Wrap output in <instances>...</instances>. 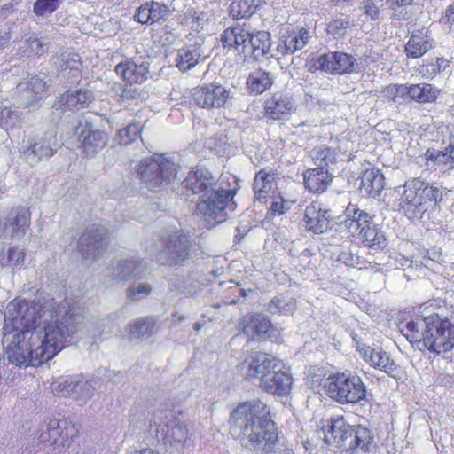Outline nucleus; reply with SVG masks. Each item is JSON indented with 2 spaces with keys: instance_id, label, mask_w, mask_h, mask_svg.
<instances>
[{
  "instance_id": "obj_14",
  "label": "nucleus",
  "mask_w": 454,
  "mask_h": 454,
  "mask_svg": "<svg viewBox=\"0 0 454 454\" xmlns=\"http://www.w3.org/2000/svg\"><path fill=\"white\" fill-rule=\"evenodd\" d=\"M43 428L39 439L58 448H67L70 441L77 436L78 429L67 419H51Z\"/></svg>"
},
{
  "instance_id": "obj_40",
  "label": "nucleus",
  "mask_w": 454,
  "mask_h": 454,
  "mask_svg": "<svg viewBox=\"0 0 454 454\" xmlns=\"http://www.w3.org/2000/svg\"><path fill=\"white\" fill-rule=\"evenodd\" d=\"M200 59V53L190 47L181 48L177 51L175 59L176 67L182 72L188 71L194 67Z\"/></svg>"
},
{
  "instance_id": "obj_45",
  "label": "nucleus",
  "mask_w": 454,
  "mask_h": 454,
  "mask_svg": "<svg viewBox=\"0 0 454 454\" xmlns=\"http://www.w3.org/2000/svg\"><path fill=\"white\" fill-rule=\"evenodd\" d=\"M142 127L139 123H130L118 131L119 143L128 145L140 137Z\"/></svg>"
},
{
  "instance_id": "obj_54",
  "label": "nucleus",
  "mask_w": 454,
  "mask_h": 454,
  "mask_svg": "<svg viewBox=\"0 0 454 454\" xmlns=\"http://www.w3.org/2000/svg\"><path fill=\"white\" fill-rule=\"evenodd\" d=\"M31 90L35 93L33 96V100L37 101L42 99L47 92L48 86L42 79L33 77L31 82Z\"/></svg>"
},
{
  "instance_id": "obj_26",
  "label": "nucleus",
  "mask_w": 454,
  "mask_h": 454,
  "mask_svg": "<svg viewBox=\"0 0 454 454\" xmlns=\"http://www.w3.org/2000/svg\"><path fill=\"white\" fill-rule=\"evenodd\" d=\"M385 186V177L378 168L364 169L360 176L359 191L367 198H377L380 195Z\"/></svg>"
},
{
  "instance_id": "obj_4",
  "label": "nucleus",
  "mask_w": 454,
  "mask_h": 454,
  "mask_svg": "<svg viewBox=\"0 0 454 454\" xmlns=\"http://www.w3.org/2000/svg\"><path fill=\"white\" fill-rule=\"evenodd\" d=\"M401 333L419 349L441 354L454 347V325L438 314L411 320L401 328Z\"/></svg>"
},
{
  "instance_id": "obj_34",
  "label": "nucleus",
  "mask_w": 454,
  "mask_h": 454,
  "mask_svg": "<svg viewBox=\"0 0 454 454\" xmlns=\"http://www.w3.org/2000/svg\"><path fill=\"white\" fill-rule=\"evenodd\" d=\"M304 185L311 192H324L330 183L332 176L324 168H315L306 170L303 174Z\"/></svg>"
},
{
  "instance_id": "obj_12",
  "label": "nucleus",
  "mask_w": 454,
  "mask_h": 454,
  "mask_svg": "<svg viewBox=\"0 0 454 454\" xmlns=\"http://www.w3.org/2000/svg\"><path fill=\"white\" fill-rule=\"evenodd\" d=\"M156 434L164 444L176 450L189 448L192 444L186 426L171 411L166 414L164 420L158 424Z\"/></svg>"
},
{
  "instance_id": "obj_21",
  "label": "nucleus",
  "mask_w": 454,
  "mask_h": 454,
  "mask_svg": "<svg viewBox=\"0 0 454 454\" xmlns=\"http://www.w3.org/2000/svg\"><path fill=\"white\" fill-rule=\"evenodd\" d=\"M170 14L169 7L157 1H146L142 4L134 14V20L142 25L162 24Z\"/></svg>"
},
{
  "instance_id": "obj_39",
  "label": "nucleus",
  "mask_w": 454,
  "mask_h": 454,
  "mask_svg": "<svg viewBox=\"0 0 454 454\" xmlns=\"http://www.w3.org/2000/svg\"><path fill=\"white\" fill-rule=\"evenodd\" d=\"M450 66V61L443 57H434L424 59L419 67L422 77L433 79Z\"/></svg>"
},
{
  "instance_id": "obj_51",
  "label": "nucleus",
  "mask_w": 454,
  "mask_h": 454,
  "mask_svg": "<svg viewBox=\"0 0 454 454\" xmlns=\"http://www.w3.org/2000/svg\"><path fill=\"white\" fill-rule=\"evenodd\" d=\"M60 0H37L34 4V12L36 15L51 13L59 6Z\"/></svg>"
},
{
  "instance_id": "obj_58",
  "label": "nucleus",
  "mask_w": 454,
  "mask_h": 454,
  "mask_svg": "<svg viewBox=\"0 0 454 454\" xmlns=\"http://www.w3.org/2000/svg\"><path fill=\"white\" fill-rule=\"evenodd\" d=\"M442 20L450 26H454V2L451 3L445 10Z\"/></svg>"
},
{
  "instance_id": "obj_7",
  "label": "nucleus",
  "mask_w": 454,
  "mask_h": 454,
  "mask_svg": "<svg viewBox=\"0 0 454 454\" xmlns=\"http://www.w3.org/2000/svg\"><path fill=\"white\" fill-rule=\"evenodd\" d=\"M443 199L442 187L437 183H427L420 177H413L404 184L403 207L411 217H419L429 207L438 206Z\"/></svg>"
},
{
  "instance_id": "obj_10",
  "label": "nucleus",
  "mask_w": 454,
  "mask_h": 454,
  "mask_svg": "<svg viewBox=\"0 0 454 454\" xmlns=\"http://www.w3.org/2000/svg\"><path fill=\"white\" fill-rule=\"evenodd\" d=\"M356 59L348 53L329 51L319 56H311L306 61V68L310 73L323 72L333 75L352 74Z\"/></svg>"
},
{
  "instance_id": "obj_36",
  "label": "nucleus",
  "mask_w": 454,
  "mask_h": 454,
  "mask_svg": "<svg viewBox=\"0 0 454 454\" xmlns=\"http://www.w3.org/2000/svg\"><path fill=\"white\" fill-rule=\"evenodd\" d=\"M9 221L12 236L24 235L30 226L31 213L24 207H14L10 212Z\"/></svg>"
},
{
  "instance_id": "obj_52",
  "label": "nucleus",
  "mask_w": 454,
  "mask_h": 454,
  "mask_svg": "<svg viewBox=\"0 0 454 454\" xmlns=\"http://www.w3.org/2000/svg\"><path fill=\"white\" fill-rule=\"evenodd\" d=\"M150 292V286H130L127 290V298L129 301H138L147 296Z\"/></svg>"
},
{
  "instance_id": "obj_22",
  "label": "nucleus",
  "mask_w": 454,
  "mask_h": 454,
  "mask_svg": "<svg viewBox=\"0 0 454 454\" xmlns=\"http://www.w3.org/2000/svg\"><path fill=\"white\" fill-rule=\"evenodd\" d=\"M332 219L331 211L323 208L317 201H313L305 208L303 221L306 229L309 231L318 234L327 231Z\"/></svg>"
},
{
  "instance_id": "obj_61",
  "label": "nucleus",
  "mask_w": 454,
  "mask_h": 454,
  "mask_svg": "<svg viewBox=\"0 0 454 454\" xmlns=\"http://www.w3.org/2000/svg\"><path fill=\"white\" fill-rule=\"evenodd\" d=\"M411 2H412V0H386V4L392 10H395L396 7H399V6L408 5Z\"/></svg>"
},
{
  "instance_id": "obj_13",
  "label": "nucleus",
  "mask_w": 454,
  "mask_h": 454,
  "mask_svg": "<svg viewBox=\"0 0 454 454\" xmlns=\"http://www.w3.org/2000/svg\"><path fill=\"white\" fill-rule=\"evenodd\" d=\"M262 109V117L267 121H286L295 113L296 106L292 96L276 91L264 99Z\"/></svg>"
},
{
  "instance_id": "obj_16",
  "label": "nucleus",
  "mask_w": 454,
  "mask_h": 454,
  "mask_svg": "<svg viewBox=\"0 0 454 454\" xmlns=\"http://www.w3.org/2000/svg\"><path fill=\"white\" fill-rule=\"evenodd\" d=\"M279 365L280 360L276 357L263 352L252 351L246 356L241 370L247 379H259L262 382L270 370Z\"/></svg>"
},
{
  "instance_id": "obj_37",
  "label": "nucleus",
  "mask_w": 454,
  "mask_h": 454,
  "mask_svg": "<svg viewBox=\"0 0 454 454\" xmlns=\"http://www.w3.org/2000/svg\"><path fill=\"white\" fill-rule=\"evenodd\" d=\"M131 340L149 338L156 333V322L153 317L141 318L130 323L127 327Z\"/></svg>"
},
{
  "instance_id": "obj_29",
  "label": "nucleus",
  "mask_w": 454,
  "mask_h": 454,
  "mask_svg": "<svg viewBox=\"0 0 454 454\" xmlns=\"http://www.w3.org/2000/svg\"><path fill=\"white\" fill-rule=\"evenodd\" d=\"M242 324L243 333L252 340L263 337L270 329H277L266 317L260 314L245 317Z\"/></svg>"
},
{
  "instance_id": "obj_25",
  "label": "nucleus",
  "mask_w": 454,
  "mask_h": 454,
  "mask_svg": "<svg viewBox=\"0 0 454 454\" xmlns=\"http://www.w3.org/2000/svg\"><path fill=\"white\" fill-rule=\"evenodd\" d=\"M51 387L54 395L61 396L80 392L78 397L88 398L93 394L92 386L89 381L77 380L74 377H64L54 380Z\"/></svg>"
},
{
  "instance_id": "obj_17",
  "label": "nucleus",
  "mask_w": 454,
  "mask_h": 454,
  "mask_svg": "<svg viewBox=\"0 0 454 454\" xmlns=\"http://www.w3.org/2000/svg\"><path fill=\"white\" fill-rule=\"evenodd\" d=\"M192 96L195 104L201 108H221L226 105L230 90L221 84L210 83L194 88Z\"/></svg>"
},
{
  "instance_id": "obj_6",
  "label": "nucleus",
  "mask_w": 454,
  "mask_h": 454,
  "mask_svg": "<svg viewBox=\"0 0 454 454\" xmlns=\"http://www.w3.org/2000/svg\"><path fill=\"white\" fill-rule=\"evenodd\" d=\"M324 441L345 451L360 449L368 450L372 442V433L362 426L353 427L343 417L331 418L322 427Z\"/></svg>"
},
{
  "instance_id": "obj_62",
  "label": "nucleus",
  "mask_w": 454,
  "mask_h": 454,
  "mask_svg": "<svg viewBox=\"0 0 454 454\" xmlns=\"http://www.w3.org/2000/svg\"><path fill=\"white\" fill-rule=\"evenodd\" d=\"M134 454H159V452H157L156 450H154L153 449L146 448V449H143L139 451H136V452H134Z\"/></svg>"
},
{
  "instance_id": "obj_8",
  "label": "nucleus",
  "mask_w": 454,
  "mask_h": 454,
  "mask_svg": "<svg viewBox=\"0 0 454 454\" xmlns=\"http://www.w3.org/2000/svg\"><path fill=\"white\" fill-rule=\"evenodd\" d=\"M139 179L153 192L170 184L176 178L177 168L173 161L160 154L142 160L137 168Z\"/></svg>"
},
{
  "instance_id": "obj_46",
  "label": "nucleus",
  "mask_w": 454,
  "mask_h": 454,
  "mask_svg": "<svg viewBox=\"0 0 454 454\" xmlns=\"http://www.w3.org/2000/svg\"><path fill=\"white\" fill-rule=\"evenodd\" d=\"M19 114L10 107H0V126L6 131L12 130L20 122Z\"/></svg>"
},
{
  "instance_id": "obj_19",
  "label": "nucleus",
  "mask_w": 454,
  "mask_h": 454,
  "mask_svg": "<svg viewBox=\"0 0 454 454\" xmlns=\"http://www.w3.org/2000/svg\"><path fill=\"white\" fill-rule=\"evenodd\" d=\"M114 73L126 87L141 85L149 78V67L144 62H136L133 58H126L114 67Z\"/></svg>"
},
{
  "instance_id": "obj_23",
  "label": "nucleus",
  "mask_w": 454,
  "mask_h": 454,
  "mask_svg": "<svg viewBox=\"0 0 454 454\" xmlns=\"http://www.w3.org/2000/svg\"><path fill=\"white\" fill-rule=\"evenodd\" d=\"M283 369L284 364L280 362V365L272 368L262 382L259 383L260 387L273 395H287L291 389L292 377Z\"/></svg>"
},
{
  "instance_id": "obj_3",
  "label": "nucleus",
  "mask_w": 454,
  "mask_h": 454,
  "mask_svg": "<svg viewBox=\"0 0 454 454\" xmlns=\"http://www.w3.org/2000/svg\"><path fill=\"white\" fill-rule=\"evenodd\" d=\"M213 184L214 178L211 173L199 167L189 171L184 179L187 190L193 194L204 193L197 204V210L211 226L226 221V207L236 194V191L231 189L219 188L208 191Z\"/></svg>"
},
{
  "instance_id": "obj_55",
  "label": "nucleus",
  "mask_w": 454,
  "mask_h": 454,
  "mask_svg": "<svg viewBox=\"0 0 454 454\" xmlns=\"http://www.w3.org/2000/svg\"><path fill=\"white\" fill-rule=\"evenodd\" d=\"M348 20L344 19H336L328 24V32L333 35H340L348 27Z\"/></svg>"
},
{
  "instance_id": "obj_50",
  "label": "nucleus",
  "mask_w": 454,
  "mask_h": 454,
  "mask_svg": "<svg viewBox=\"0 0 454 454\" xmlns=\"http://www.w3.org/2000/svg\"><path fill=\"white\" fill-rule=\"evenodd\" d=\"M273 200L270 204V207L268 210V214L271 217H275L277 215H281L285 214L286 211L288 210L289 206L287 200H286L281 195L280 192H278L275 195V198H271Z\"/></svg>"
},
{
  "instance_id": "obj_20",
  "label": "nucleus",
  "mask_w": 454,
  "mask_h": 454,
  "mask_svg": "<svg viewBox=\"0 0 454 454\" xmlns=\"http://www.w3.org/2000/svg\"><path fill=\"white\" fill-rule=\"evenodd\" d=\"M278 172L277 170L263 168L255 173L253 191L255 198L261 203H267L270 198L279 192L278 188Z\"/></svg>"
},
{
  "instance_id": "obj_2",
  "label": "nucleus",
  "mask_w": 454,
  "mask_h": 454,
  "mask_svg": "<svg viewBox=\"0 0 454 454\" xmlns=\"http://www.w3.org/2000/svg\"><path fill=\"white\" fill-rule=\"evenodd\" d=\"M230 431L236 438L247 439L256 452H270L278 442L270 408L259 400L240 403L234 409L230 418Z\"/></svg>"
},
{
  "instance_id": "obj_64",
  "label": "nucleus",
  "mask_w": 454,
  "mask_h": 454,
  "mask_svg": "<svg viewBox=\"0 0 454 454\" xmlns=\"http://www.w3.org/2000/svg\"><path fill=\"white\" fill-rule=\"evenodd\" d=\"M200 328H201V324H200V323H198V322H197V323H195V324L193 325V329H194L195 331H200Z\"/></svg>"
},
{
  "instance_id": "obj_32",
  "label": "nucleus",
  "mask_w": 454,
  "mask_h": 454,
  "mask_svg": "<svg viewBox=\"0 0 454 454\" xmlns=\"http://www.w3.org/2000/svg\"><path fill=\"white\" fill-rule=\"evenodd\" d=\"M426 163L433 168L444 170L454 168V144H450L444 150L428 148L425 153Z\"/></svg>"
},
{
  "instance_id": "obj_11",
  "label": "nucleus",
  "mask_w": 454,
  "mask_h": 454,
  "mask_svg": "<svg viewBox=\"0 0 454 454\" xmlns=\"http://www.w3.org/2000/svg\"><path fill=\"white\" fill-rule=\"evenodd\" d=\"M192 240L183 231H176L168 236L165 240L164 258L160 255V264L176 267L184 265L190 258Z\"/></svg>"
},
{
  "instance_id": "obj_28",
  "label": "nucleus",
  "mask_w": 454,
  "mask_h": 454,
  "mask_svg": "<svg viewBox=\"0 0 454 454\" xmlns=\"http://www.w3.org/2000/svg\"><path fill=\"white\" fill-rule=\"evenodd\" d=\"M249 32L240 24H235L225 28L221 34L223 48L246 53V43Z\"/></svg>"
},
{
  "instance_id": "obj_49",
  "label": "nucleus",
  "mask_w": 454,
  "mask_h": 454,
  "mask_svg": "<svg viewBox=\"0 0 454 454\" xmlns=\"http://www.w3.org/2000/svg\"><path fill=\"white\" fill-rule=\"evenodd\" d=\"M58 109H61L62 111L67 110H80L78 107V101L76 99L75 92L67 91L63 93L58 101Z\"/></svg>"
},
{
  "instance_id": "obj_48",
  "label": "nucleus",
  "mask_w": 454,
  "mask_h": 454,
  "mask_svg": "<svg viewBox=\"0 0 454 454\" xmlns=\"http://www.w3.org/2000/svg\"><path fill=\"white\" fill-rule=\"evenodd\" d=\"M351 337L356 344V348L360 356L364 351L369 349L371 347L367 344L369 341V333L366 329L359 327L356 330L352 331Z\"/></svg>"
},
{
  "instance_id": "obj_41",
  "label": "nucleus",
  "mask_w": 454,
  "mask_h": 454,
  "mask_svg": "<svg viewBox=\"0 0 454 454\" xmlns=\"http://www.w3.org/2000/svg\"><path fill=\"white\" fill-rule=\"evenodd\" d=\"M21 153L26 157L35 156L38 160L48 158L53 155V150L50 145L41 138L37 141L30 142L29 145L21 151Z\"/></svg>"
},
{
  "instance_id": "obj_57",
  "label": "nucleus",
  "mask_w": 454,
  "mask_h": 454,
  "mask_svg": "<svg viewBox=\"0 0 454 454\" xmlns=\"http://www.w3.org/2000/svg\"><path fill=\"white\" fill-rule=\"evenodd\" d=\"M75 95L80 109L87 107L92 100V93L88 90L80 89L75 91Z\"/></svg>"
},
{
  "instance_id": "obj_31",
  "label": "nucleus",
  "mask_w": 454,
  "mask_h": 454,
  "mask_svg": "<svg viewBox=\"0 0 454 454\" xmlns=\"http://www.w3.org/2000/svg\"><path fill=\"white\" fill-rule=\"evenodd\" d=\"M273 84L274 75L262 68L251 72L246 81L247 90L255 96L270 90Z\"/></svg>"
},
{
  "instance_id": "obj_5",
  "label": "nucleus",
  "mask_w": 454,
  "mask_h": 454,
  "mask_svg": "<svg viewBox=\"0 0 454 454\" xmlns=\"http://www.w3.org/2000/svg\"><path fill=\"white\" fill-rule=\"evenodd\" d=\"M344 215L342 223L353 240L373 251H380L387 247L386 235L374 223V215L356 204H348Z\"/></svg>"
},
{
  "instance_id": "obj_44",
  "label": "nucleus",
  "mask_w": 454,
  "mask_h": 454,
  "mask_svg": "<svg viewBox=\"0 0 454 454\" xmlns=\"http://www.w3.org/2000/svg\"><path fill=\"white\" fill-rule=\"evenodd\" d=\"M26 253L24 249L11 247L6 254H0V264L2 266L17 267L24 263Z\"/></svg>"
},
{
  "instance_id": "obj_38",
  "label": "nucleus",
  "mask_w": 454,
  "mask_h": 454,
  "mask_svg": "<svg viewBox=\"0 0 454 454\" xmlns=\"http://www.w3.org/2000/svg\"><path fill=\"white\" fill-rule=\"evenodd\" d=\"M382 94L390 102L410 103L411 102V84L391 83L383 88Z\"/></svg>"
},
{
  "instance_id": "obj_42",
  "label": "nucleus",
  "mask_w": 454,
  "mask_h": 454,
  "mask_svg": "<svg viewBox=\"0 0 454 454\" xmlns=\"http://www.w3.org/2000/svg\"><path fill=\"white\" fill-rule=\"evenodd\" d=\"M228 11L232 20H239L251 17L254 13V7L248 0H232Z\"/></svg>"
},
{
  "instance_id": "obj_30",
  "label": "nucleus",
  "mask_w": 454,
  "mask_h": 454,
  "mask_svg": "<svg viewBox=\"0 0 454 454\" xmlns=\"http://www.w3.org/2000/svg\"><path fill=\"white\" fill-rule=\"evenodd\" d=\"M270 46L271 36L269 32L256 31L249 33L245 54H250L254 59H259L270 52Z\"/></svg>"
},
{
  "instance_id": "obj_53",
  "label": "nucleus",
  "mask_w": 454,
  "mask_h": 454,
  "mask_svg": "<svg viewBox=\"0 0 454 454\" xmlns=\"http://www.w3.org/2000/svg\"><path fill=\"white\" fill-rule=\"evenodd\" d=\"M207 20V13L205 12L191 10L186 20L192 29L199 30L201 27V23Z\"/></svg>"
},
{
  "instance_id": "obj_33",
  "label": "nucleus",
  "mask_w": 454,
  "mask_h": 454,
  "mask_svg": "<svg viewBox=\"0 0 454 454\" xmlns=\"http://www.w3.org/2000/svg\"><path fill=\"white\" fill-rule=\"evenodd\" d=\"M361 356L372 367L386 372L389 376H394L397 369L394 360L381 348H373L371 347L369 349H366V351H364Z\"/></svg>"
},
{
  "instance_id": "obj_43",
  "label": "nucleus",
  "mask_w": 454,
  "mask_h": 454,
  "mask_svg": "<svg viewBox=\"0 0 454 454\" xmlns=\"http://www.w3.org/2000/svg\"><path fill=\"white\" fill-rule=\"evenodd\" d=\"M295 307L296 302L294 298L279 295L271 300L270 303L269 304L268 310L271 314H286L294 310Z\"/></svg>"
},
{
  "instance_id": "obj_27",
  "label": "nucleus",
  "mask_w": 454,
  "mask_h": 454,
  "mask_svg": "<svg viewBox=\"0 0 454 454\" xmlns=\"http://www.w3.org/2000/svg\"><path fill=\"white\" fill-rule=\"evenodd\" d=\"M309 31L305 27L287 30L283 35L281 43L278 46V51L284 55L294 54L295 51L303 49L309 43Z\"/></svg>"
},
{
  "instance_id": "obj_24",
  "label": "nucleus",
  "mask_w": 454,
  "mask_h": 454,
  "mask_svg": "<svg viewBox=\"0 0 454 454\" xmlns=\"http://www.w3.org/2000/svg\"><path fill=\"white\" fill-rule=\"evenodd\" d=\"M434 39L430 30L422 27L414 29L404 46L408 59H419L433 48Z\"/></svg>"
},
{
  "instance_id": "obj_1",
  "label": "nucleus",
  "mask_w": 454,
  "mask_h": 454,
  "mask_svg": "<svg viewBox=\"0 0 454 454\" xmlns=\"http://www.w3.org/2000/svg\"><path fill=\"white\" fill-rule=\"evenodd\" d=\"M3 327L6 357L0 358V380H12L17 367L38 366L56 356L78 332L81 316L66 301L7 305Z\"/></svg>"
},
{
  "instance_id": "obj_35",
  "label": "nucleus",
  "mask_w": 454,
  "mask_h": 454,
  "mask_svg": "<svg viewBox=\"0 0 454 454\" xmlns=\"http://www.w3.org/2000/svg\"><path fill=\"white\" fill-rule=\"evenodd\" d=\"M442 91L434 84L420 82L411 84V102L435 104Z\"/></svg>"
},
{
  "instance_id": "obj_18",
  "label": "nucleus",
  "mask_w": 454,
  "mask_h": 454,
  "mask_svg": "<svg viewBox=\"0 0 454 454\" xmlns=\"http://www.w3.org/2000/svg\"><path fill=\"white\" fill-rule=\"evenodd\" d=\"M107 246L106 231L91 226L87 228L78 241V251L84 259L95 261Z\"/></svg>"
},
{
  "instance_id": "obj_63",
  "label": "nucleus",
  "mask_w": 454,
  "mask_h": 454,
  "mask_svg": "<svg viewBox=\"0 0 454 454\" xmlns=\"http://www.w3.org/2000/svg\"><path fill=\"white\" fill-rule=\"evenodd\" d=\"M239 291L241 293V294H242V296H243L244 298H247V296L248 295V293H253V292H254L255 290H253V289H250V288H249V289H247V290H246V289H239Z\"/></svg>"
},
{
  "instance_id": "obj_56",
  "label": "nucleus",
  "mask_w": 454,
  "mask_h": 454,
  "mask_svg": "<svg viewBox=\"0 0 454 454\" xmlns=\"http://www.w3.org/2000/svg\"><path fill=\"white\" fill-rule=\"evenodd\" d=\"M364 13L371 20H376L380 16V9L372 0H364L362 3Z\"/></svg>"
},
{
  "instance_id": "obj_60",
  "label": "nucleus",
  "mask_w": 454,
  "mask_h": 454,
  "mask_svg": "<svg viewBox=\"0 0 454 454\" xmlns=\"http://www.w3.org/2000/svg\"><path fill=\"white\" fill-rule=\"evenodd\" d=\"M139 96V93L138 91L136 90V89H124L122 91H121V98L123 99H136Z\"/></svg>"
},
{
  "instance_id": "obj_9",
  "label": "nucleus",
  "mask_w": 454,
  "mask_h": 454,
  "mask_svg": "<svg viewBox=\"0 0 454 454\" xmlns=\"http://www.w3.org/2000/svg\"><path fill=\"white\" fill-rule=\"evenodd\" d=\"M327 396L340 404L358 403L365 398V385L357 375L344 372L330 375L325 379Z\"/></svg>"
},
{
  "instance_id": "obj_59",
  "label": "nucleus",
  "mask_w": 454,
  "mask_h": 454,
  "mask_svg": "<svg viewBox=\"0 0 454 454\" xmlns=\"http://www.w3.org/2000/svg\"><path fill=\"white\" fill-rule=\"evenodd\" d=\"M357 258H354L351 253L342 252L339 255V261L344 262L346 265L355 267Z\"/></svg>"
},
{
  "instance_id": "obj_47",
  "label": "nucleus",
  "mask_w": 454,
  "mask_h": 454,
  "mask_svg": "<svg viewBox=\"0 0 454 454\" xmlns=\"http://www.w3.org/2000/svg\"><path fill=\"white\" fill-rule=\"evenodd\" d=\"M119 274L122 276L123 278L127 277H134L140 276L144 271V266L142 262L136 260H129L124 261L119 265Z\"/></svg>"
},
{
  "instance_id": "obj_15",
  "label": "nucleus",
  "mask_w": 454,
  "mask_h": 454,
  "mask_svg": "<svg viewBox=\"0 0 454 454\" xmlns=\"http://www.w3.org/2000/svg\"><path fill=\"white\" fill-rule=\"evenodd\" d=\"M76 133L82 153L87 156L96 155L107 145L109 141L106 132L97 129L88 121L77 126Z\"/></svg>"
}]
</instances>
